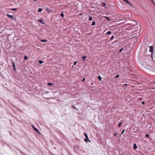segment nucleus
Wrapping results in <instances>:
<instances>
[{
    "instance_id": "nucleus-1",
    "label": "nucleus",
    "mask_w": 155,
    "mask_h": 155,
    "mask_svg": "<svg viewBox=\"0 0 155 155\" xmlns=\"http://www.w3.org/2000/svg\"><path fill=\"white\" fill-rule=\"evenodd\" d=\"M124 1H125L126 3L128 4L130 6L133 7L132 5L127 0H123Z\"/></svg>"
},
{
    "instance_id": "nucleus-2",
    "label": "nucleus",
    "mask_w": 155,
    "mask_h": 155,
    "mask_svg": "<svg viewBox=\"0 0 155 155\" xmlns=\"http://www.w3.org/2000/svg\"><path fill=\"white\" fill-rule=\"evenodd\" d=\"M7 16L10 18L11 19H13V15H11L9 14H6Z\"/></svg>"
},
{
    "instance_id": "nucleus-3",
    "label": "nucleus",
    "mask_w": 155,
    "mask_h": 155,
    "mask_svg": "<svg viewBox=\"0 0 155 155\" xmlns=\"http://www.w3.org/2000/svg\"><path fill=\"white\" fill-rule=\"evenodd\" d=\"M150 51L151 53L153 52V46H150Z\"/></svg>"
},
{
    "instance_id": "nucleus-4",
    "label": "nucleus",
    "mask_w": 155,
    "mask_h": 155,
    "mask_svg": "<svg viewBox=\"0 0 155 155\" xmlns=\"http://www.w3.org/2000/svg\"><path fill=\"white\" fill-rule=\"evenodd\" d=\"M33 128L34 129V130L38 134H40V132L38 131V130L37 128L35 127H34L33 126Z\"/></svg>"
},
{
    "instance_id": "nucleus-5",
    "label": "nucleus",
    "mask_w": 155,
    "mask_h": 155,
    "mask_svg": "<svg viewBox=\"0 0 155 155\" xmlns=\"http://www.w3.org/2000/svg\"><path fill=\"white\" fill-rule=\"evenodd\" d=\"M38 21L40 22L42 24H44L43 22V20L42 19H40L38 20Z\"/></svg>"
},
{
    "instance_id": "nucleus-6",
    "label": "nucleus",
    "mask_w": 155,
    "mask_h": 155,
    "mask_svg": "<svg viewBox=\"0 0 155 155\" xmlns=\"http://www.w3.org/2000/svg\"><path fill=\"white\" fill-rule=\"evenodd\" d=\"M12 66L13 68V69L14 71H15L16 70L15 68V63L14 62H13L12 63Z\"/></svg>"
},
{
    "instance_id": "nucleus-7",
    "label": "nucleus",
    "mask_w": 155,
    "mask_h": 155,
    "mask_svg": "<svg viewBox=\"0 0 155 155\" xmlns=\"http://www.w3.org/2000/svg\"><path fill=\"white\" fill-rule=\"evenodd\" d=\"M125 131V130H123L121 134H119V136L118 137H116L117 138L120 137H121V135L123 134L124 133Z\"/></svg>"
},
{
    "instance_id": "nucleus-8",
    "label": "nucleus",
    "mask_w": 155,
    "mask_h": 155,
    "mask_svg": "<svg viewBox=\"0 0 155 155\" xmlns=\"http://www.w3.org/2000/svg\"><path fill=\"white\" fill-rule=\"evenodd\" d=\"M133 147L134 150L136 149L137 148V147L136 145V144L135 143H134L133 145Z\"/></svg>"
},
{
    "instance_id": "nucleus-9",
    "label": "nucleus",
    "mask_w": 155,
    "mask_h": 155,
    "mask_svg": "<svg viewBox=\"0 0 155 155\" xmlns=\"http://www.w3.org/2000/svg\"><path fill=\"white\" fill-rule=\"evenodd\" d=\"M84 135L85 136V137L86 138H87V140H89V138H88V137L87 134L85 133H84Z\"/></svg>"
},
{
    "instance_id": "nucleus-10",
    "label": "nucleus",
    "mask_w": 155,
    "mask_h": 155,
    "mask_svg": "<svg viewBox=\"0 0 155 155\" xmlns=\"http://www.w3.org/2000/svg\"><path fill=\"white\" fill-rule=\"evenodd\" d=\"M86 58V56H82L81 57V58L82 59L83 61H84L85 59Z\"/></svg>"
},
{
    "instance_id": "nucleus-11",
    "label": "nucleus",
    "mask_w": 155,
    "mask_h": 155,
    "mask_svg": "<svg viewBox=\"0 0 155 155\" xmlns=\"http://www.w3.org/2000/svg\"><path fill=\"white\" fill-rule=\"evenodd\" d=\"M93 18L92 16H89V21H91L92 20Z\"/></svg>"
},
{
    "instance_id": "nucleus-12",
    "label": "nucleus",
    "mask_w": 155,
    "mask_h": 155,
    "mask_svg": "<svg viewBox=\"0 0 155 155\" xmlns=\"http://www.w3.org/2000/svg\"><path fill=\"white\" fill-rule=\"evenodd\" d=\"M42 10V9L41 8H39L38 9V12H41Z\"/></svg>"
},
{
    "instance_id": "nucleus-13",
    "label": "nucleus",
    "mask_w": 155,
    "mask_h": 155,
    "mask_svg": "<svg viewBox=\"0 0 155 155\" xmlns=\"http://www.w3.org/2000/svg\"><path fill=\"white\" fill-rule=\"evenodd\" d=\"M111 32L110 31H108V32H107L106 33V34L107 35H109L110 34H111Z\"/></svg>"
},
{
    "instance_id": "nucleus-14",
    "label": "nucleus",
    "mask_w": 155,
    "mask_h": 155,
    "mask_svg": "<svg viewBox=\"0 0 155 155\" xmlns=\"http://www.w3.org/2000/svg\"><path fill=\"white\" fill-rule=\"evenodd\" d=\"M98 78L100 81H101L102 78H101L100 76H98Z\"/></svg>"
},
{
    "instance_id": "nucleus-15",
    "label": "nucleus",
    "mask_w": 155,
    "mask_h": 155,
    "mask_svg": "<svg viewBox=\"0 0 155 155\" xmlns=\"http://www.w3.org/2000/svg\"><path fill=\"white\" fill-rule=\"evenodd\" d=\"M47 40H41V41L42 42H45L47 41Z\"/></svg>"
},
{
    "instance_id": "nucleus-16",
    "label": "nucleus",
    "mask_w": 155,
    "mask_h": 155,
    "mask_svg": "<svg viewBox=\"0 0 155 155\" xmlns=\"http://www.w3.org/2000/svg\"><path fill=\"white\" fill-rule=\"evenodd\" d=\"M114 37V36L112 35L110 38V40L111 41V40H112Z\"/></svg>"
},
{
    "instance_id": "nucleus-17",
    "label": "nucleus",
    "mask_w": 155,
    "mask_h": 155,
    "mask_svg": "<svg viewBox=\"0 0 155 155\" xmlns=\"http://www.w3.org/2000/svg\"><path fill=\"white\" fill-rule=\"evenodd\" d=\"M95 21H93L92 22V26H93V25H95Z\"/></svg>"
},
{
    "instance_id": "nucleus-18",
    "label": "nucleus",
    "mask_w": 155,
    "mask_h": 155,
    "mask_svg": "<svg viewBox=\"0 0 155 155\" xmlns=\"http://www.w3.org/2000/svg\"><path fill=\"white\" fill-rule=\"evenodd\" d=\"M104 17H105V18L107 19L108 21H110L109 18L108 17H107V16H104Z\"/></svg>"
},
{
    "instance_id": "nucleus-19",
    "label": "nucleus",
    "mask_w": 155,
    "mask_h": 155,
    "mask_svg": "<svg viewBox=\"0 0 155 155\" xmlns=\"http://www.w3.org/2000/svg\"><path fill=\"white\" fill-rule=\"evenodd\" d=\"M122 124V123H119L118 125V126L119 127H120L121 125Z\"/></svg>"
},
{
    "instance_id": "nucleus-20",
    "label": "nucleus",
    "mask_w": 155,
    "mask_h": 155,
    "mask_svg": "<svg viewBox=\"0 0 155 155\" xmlns=\"http://www.w3.org/2000/svg\"><path fill=\"white\" fill-rule=\"evenodd\" d=\"M84 141H86V142H87L88 141H90V140H87V138H86L84 139Z\"/></svg>"
},
{
    "instance_id": "nucleus-21",
    "label": "nucleus",
    "mask_w": 155,
    "mask_h": 155,
    "mask_svg": "<svg viewBox=\"0 0 155 155\" xmlns=\"http://www.w3.org/2000/svg\"><path fill=\"white\" fill-rule=\"evenodd\" d=\"M39 64H41L43 63V61L41 60H39L38 61Z\"/></svg>"
},
{
    "instance_id": "nucleus-22",
    "label": "nucleus",
    "mask_w": 155,
    "mask_h": 155,
    "mask_svg": "<svg viewBox=\"0 0 155 155\" xmlns=\"http://www.w3.org/2000/svg\"><path fill=\"white\" fill-rule=\"evenodd\" d=\"M48 84L49 85V86H51L52 84H53V83H49Z\"/></svg>"
},
{
    "instance_id": "nucleus-23",
    "label": "nucleus",
    "mask_w": 155,
    "mask_h": 155,
    "mask_svg": "<svg viewBox=\"0 0 155 155\" xmlns=\"http://www.w3.org/2000/svg\"><path fill=\"white\" fill-rule=\"evenodd\" d=\"M28 59V57L27 56H25L24 57V59L25 60H27Z\"/></svg>"
},
{
    "instance_id": "nucleus-24",
    "label": "nucleus",
    "mask_w": 155,
    "mask_h": 155,
    "mask_svg": "<svg viewBox=\"0 0 155 155\" xmlns=\"http://www.w3.org/2000/svg\"><path fill=\"white\" fill-rule=\"evenodd\" d=\"M60 15L62 17H64V14L63 13H61L60 14Z\"/></svg>"
},
{
    "instance_id": "nucleus-25",
    "label": "nucleus",
    "mask_w": 155,
    "mask_h": 155,
    "mask_svg": "<svg viewBox=\"0 0 155 155\" xmlns=\"http://www.w3.org/2000/svg\"><path fill=\"white\" fill-rule=\"evenodd\" d=\"M12 11H16L17 10V9L15 8H12Z\"/></svg>"
},
{
    "instance_id": "nucleus-26",
    "label": "nucleus",
    "mask_w": 155,
    "mask_h": 155,
    "mask_svg": "<svg viewBox=\"0 0 155 155\" xmlns=\"http://www.w3.org/2000/svg\"><path fill=\"white\" fill-rule=\"evenodd\" d=\"M145 137H149V135L148 134H146V135H145Z\"/></svg>"
},
{
    "instance_id": "nucleus-27",
    "label": "nucleus",
    "mask_w": 155,
    "mask_h": 155,
    "mask_svg": "<svg viewBox=\"0 0 155 155\" xmlns=\"http://www.w3.org/2000/svg\"><path fill=\"white\" fill-rule=\"evenodd\" d=\"M119 77V75L118 74L115 76L116 78H117Z\"/></svg>"
},
{
    "instance_id": "nucleus-28",
    "label": "nucleus",
    "mask_w": 155,
    "mask_h": 155,
    "mask_svg": "<svg viewBox=\"0 0 155 155\" xmlns=\"http://www.w3.org/2000/svg\"><path fill=\"white\" fill-rule=\"evenodd\" d=\"M123 50V48H122L119 51V52L120 53L121 52V51Z\"/></svg>"
},
{
    "instance_id": "nucleus-29",
    "label": "nucleus",
    "mask_w": 155,
    "mask_h": 155,
    "mask_svg": "<svg viewBox=\"0 0 155 155\" xmlns=\"http://www.w3.org/2000/svg\"><path fill=\"white\" fill-rule=\"evenodd\" d=\"M77 63V62L76 61H75V62L74 63V64H73V65H76V63Z\"/></svg>"
},
{
    "instance_id": "nucleus-30",
    "label": "nucleus",
    "mask_w": 155,
    "mask_h": 155,
    "mask_svg": "<svg viewBox=\"0 0 155 155\" xmlns=\"http://www.w3.org/2000/svg\"><path fill=\"white\" fill-rule=\"evenodd\" d=\"M73 108H74V109H75V110H77V108H76L74 106H73V107H72Z\"/></svg>"
},
{
    "instance_id": "nucleus-31",
    "label": "nucleus",
    "mask_w": 155,
    "mask_h": 155,
    "mask_svg": "<svg viewBox=\"0 0 155 155\" xmlns=\"http://www.w3.org/2000/svg\"><path fill=\"white\" fill-rule=\"evenodd\" d=\"M127 85H128V84H123V86H124V85H125V86H127Z\"/></svg>"
},
{
    "instance_id": "nucleus-32",
    "label": "nucleus",
    "mask_w": 155,
    "mask_h": 155,
    "mask_svg": "<svg viewBox=\"0 0 155 155\" xmlns=\"http://www.w3.org/2000/svg\"><path fill=\"white\" fill-rule=\"evenodd\" d=\"M142 104H145V102L144 101H143L142 102Z\"/></svg>"
},
{
    "instance_id": "nucleus-33",
    "label": "nucleus",
    "mask_w": 155,
    "mask_h": 155,
    "mask_svg": "<svg viewBox=\"0 0 155 155\" xmlns=\"http://www.w3.org/2000/svg\"><path fill=\"white\" fill-rule=\"evenodd\" d=\"M85 80V78H84L83 80H82V81H84V80Z\"/></svg>"
},
{
    "instance_id": "nucleus-34",
    "label": "nucleus",
    "mask_w": 155,
    "mask_h": 155,
    "mask_svg": "<svg viewBox=\"0 0 155 155\" xmlns=\"http://www.w3.org/2000/svg\"><path fill=\"white\" fill-rule=\"evenodd\" d=\"M150 1L153 3H154V2L153 1V0H150Z\"/></svg>"
},
{
    "instance_id": "nucleus-35",
    "label": "nucleus",
    "mask_w": 155,
    "mask_h": 155,
    "mask_svg": "<svg viewBox=\"0 0 155 155\" xmlns=\"http://www.w3.org/2000/svg\"><path fill=\"white\" fill-rule=\"evenodd\" d=\"M116 134H114V136H116Z\"/></svg>"
},
{
    "instance_id": "nucleus-36",
    "label": "nucleus",
    "mask_w": 155,
    "mask_h": 155,
    "mask_svg": "<svg viewBox=\"0 0 155 155\" xmlns=\"http://www.w3.org/2000/svg\"><path fill=\"white\" fill-rule=\"evenodd\" d=\"M103 4H104V6H105V3H104Z\"/></svg>"
},
{
    "instance_id": "nucleus-37",
    "label": "nucleus",
    "mask_w": 155,
    "mask_h": 155,
    "mask_svg": "<svg viewBox=\"0 0 155 155\" xmlns=\"http://www.w3.org/2000/svg\"><path fill=\"white\" fill-rule=\"evenodd\" d=\"M82 13H80V14H79V15H82Z\"/></svg>"
},
{
    "instance_id": "nucleus-38",
    "label": "nucleus",
    "mask_w": 155,
    "mask_h": 155,
    "mask_svg": "<svg viewBox=\"0 0 155 155\" xmlns=\"http://www.w3.org/2000/svg\"><path fill=\"white\" fill-rule=\"evenodd\" d=\"M34 1H36L37 0H34Z\"/></svg>"
}]
</instances>
